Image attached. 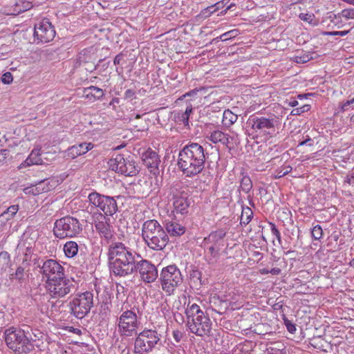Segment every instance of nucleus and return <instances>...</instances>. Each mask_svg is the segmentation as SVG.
Wrapping results in <instances>:
<instances>
[{"label":"nucleus","mask_w":354,"mask_h":354,"mask_svg":"<svg viewBox=\"0 0 354 354\" xmlns=\"http://www.w3.org/2000/svg\"><path fill=\"white\" fill-rule=\"evenodd\" d=\"M350 30H343V31H330V32L325 31V32H322V35H323L341 36V37H343V36H345L347 34H348L350 32Z\"/></svg>","instance_id":"obj_41"},{"label":"nucleus","mask_w":354,"mask_h":354,"mask_svg":"<svg viewBox=\"0 0 354 354\" xmlns=\"http://www.w3.org/2000/svg\"><path fill=\"white\" fill-rule=\"evenodd\" d=\"M34 36L38 43H48L55 37V30L48 20L43 19L35 25Z\"/></svg>","instance_id":"obj_16"},{"label":"nucleus","mask_w":354,"mask_h":354,"mask_svg":"<svg viewBox=\"0 0 354 354\" xmlns=\"http://www.w3.org/2000/svg\"><path fill=\"white\" fill-rule=\"evenodd\" d=\"M10 279H15L19 283H22L25 281L24 268L22 266H19L14 273L10 274Z\"/></svg>","instance_id":"obj_31"},{"label":"nucleus","mask_w":354,"mask_h":354,"mask_svg":"<svg viewBox=\"0 0 354 354\" xmlns=\"http://www.w3.org/2000/svg\"><path fill=\"white\" fill-rule=\"evenodd\" d=\"M311 236L314 240H320L322 238L323 230L319 225H316L313 227Z\"/></svg>","instance_id":"obj_36"},{"label":"nucleus","mask_w":354,"mask_h":354,"mask_svg":"<svg viewBox=\"0 0 354 354\" xmlns=\"http://www.w3.org/2000/svg\"><path fill=\"white\" fill-rule=\"evenodd\" d=\"M93 306V294L86 291L77 295L69 303L70 310L77 319H82L87 315Z\"/></svg>","instance_id":"obj_11"},{"label":"nucleus","mask_w":354,"mask_h":354,"mask_svg":"<svg viewBox=\"0 0 354 354\" xmlns=\"http://www.w3.org/2000/svg\"><path fill=\"white\" fill-rule=\"evenodd\" d=\"M97 55L92 52L91 49H84L78 55L77 63L80 66L84 68L88 72H93L96 69L95 62L97 61Z\"/></svg>","instance_id":"obj_19"},{"label":"nucleus","mask_w":354,"mask_h":354,"mask_svg":"<svg viewBox=\"0 0 354 354\" xmlns=\"http://www.w3.org/2000/svg\"><path fill=\"white\" fill-rule=\"evenodd\" d=\"M341 15L346 19H354V8L344 9L341 12Z\"/></svg>","instance_id":"obj_45"},{"label":"nucleus","mask_w":354,"mask_h":354,"mask_svg":"<svg viewBox=\"0 0 354 354\" xmlns=\"http://www.w3.org/2000/svg\"><path fill=\"white\" fill-rule=\"evenodd\" d=\"M310 109V104H304L300 107L295 108L292 110L290 114L292 115H299L301 113L308 112Z\"/></svg>","instance_id":"obj_37"},{"label":"nucleus","mask_w":354,"mask_h":354,"mask_svg":"<svg viewBox=\"0 0 354 354\" xmlns=\"http://www.w3.org/2000/svg\"><path fill=\"white\" fill-rule=\"evenodd\" d=\"M173 337L177 342H179L182 338V334L178 330L174 331Z\"/></svg>","instance_id":"obj_57"},{"label":"nucleus","mask_w":354,"mask_h":354,"mask_svg":"<svg viewBox=\"0 0 354 354\" xmlns=\"http://www.w3.org/2000/svg\"><path fill=\"white\" fill-rule=\"evenodd\" d=\"M342 15L341 12L338 13L337 15L330 13L328 16V19L330 20V22L333 23L335 26H337L338 28L340 27L339 24L341 23L342 20Z\"/></svg>","instance_id":"obj_39"},{"label":"nucleus","mask_w":354,"mask_h":354,"mask_svg":"<svg viewBox=\"0 0 354 354\" xmlns=\"http://www.w3.org/2000/svg\"><path fill=\"white\" fill-rule=\"evenodd\" d=\"M227 231L223 228L213 231L204 239V244H210L222 248L225 245V237Z\"/></svg>","instance_id":"obj_21"},{"label":"nucleus","mask_w":354,"mask_h":354,"mask_svg":"<svg viewBox=\"0 0 354 354\" xmlns=\"http://www.w3.org/2000/svg\"><path fill=\"white\" fill-rule=\"evenodd\" d=\"M269 272L272 275H279L281 274V270L279 268H272L271 270H270Z\"/></svg>","instance_id":"obj_60"},{"label":"nucleus","mask_w":354,"mask_h":354,"mask_svg":"<svg viewBox=\"0 0 354 354\" xmlns=\"http://www.w3.org/2000/svg\"><path fill=\"white\" fill-rule=\"evenodd\" d=\"M46 287L50 297L55 299L64 297L75 290L74 281L66 278L64 274L47 282Z\"/></svg>","instance_id":"obj_12"},{"label":"nucleus","mask_w":354,"mask_h":354,"mask_svg":"<svg viewBox=\"0 0 354 354\" xmlns=\"http://www.w3.org/2000/svg\"><path fill=\"white\" fill-rule=\"evenodd\" d=\"M207 138L215 144L220 142L227 147H228L230 144L229 135L218 130L212 132L210 136Z\"/></svg>","instance_id":"obj_25"},{"label":"nucleus","mask_w":354,"mask_h":354,"mask_svg":"<svg viewBox=\"0 0 354 354\" xmlns=\"http://www.w3.org/2000/svg\"><path fill=\"white\" fill-rule=\"evenodd\" d=\"M142 237L153 250H162L169 243V236L163 227L155 219L147 220L142 226Z\"/></svg>","instance_id":"obj_4"},{"label":"nucleus","mask_w":354,"mask_h":354,"mask_svg":"<svg viewBox=\"0 0 354 354\" xmlns=\"http://www.w3.org/2000/svg\"><path fill=\"white\" fill-rule=\"evenodd\" d=\"M118 332L121 336L137 335L138 316L132 310H124L118 319Z\"/></svg>","instance_id":"obj_13"},{"label":"nucleus","mask_w":354,"mask_h":354,"mask_svg":"<svg viewBox=\"0 0 354 354\" xmlns=\"http://www.w3.org/2000/svg\"><path fill=\"white\" fill-rule=\"evenodd\" d=\"M37 268H39V272L46 278L47 282L53 281L57 277L64 275V268L54 259H47L46 261H37Z\"/></svg>","instance_id":"obj_14"},{"label":"nucleus","mask_w":354,"mask_h":354,"mask_svg":"<svg viewBox=\"0 0 354 354\" xmlns=\"http://www.w3.org/2000/svg\"><path fill=\"white\" fill-rule=\"evenodd\" d=\"M84 97L91 101L100 100L104 95V91L97 86H91L84 89Z\"/></svg>","instance_id":"obj_23"},{"label":"nucleus","mask_w":354,"mask_h":354,"mask_svg":"<svg viewBox=\"0 0 354 354\" xmlns=\"http://www.w3.org/2000/svg\"><path fill=\"white\" fill-rule=\"evenodd\" d=\"M136 335L134 353L137 354H147L151 352L160 344L161 337L156 330L148 328H145Z\"/></svg>","instance_id":"obj_5"},{"label":"nucleus","mask_w":354,"mask_h":354,"mask_svg":"<svg viewBox=\"0 0 354 354\" xmlns=\"http://www.w3.org/2000/svg\"><path fill=\"white\" fill-rule=\"evenodd\" d=\"M192 105L189 104V106H187L185 111L183 113L186 115V117H188L189 118V115L192 113Z\"/></svg>","instance_id":"obj_61"},{"label":"nucleus","mask_w":354,"mask_h":354,"mask_svg":"<svg viewBox=\"0 0 354 354\" xmlns=\"http://www.w3.org/2000/svg\"><path fill=\"white\" fill-rule=\"evenodd\" d=\"M79 246L75 241H67L64 245V252L68 258H73L77 254Z\"/></svg>","instance_id":"obj_27"},{"label":"nucleus","mask_w":354,"mask_h":354,"mask_svg":"<svg viewBox=\"0 0 354 354\" xmlns=\"http://www.w3.org/2000/svg\"><path fill=\"white\" fill-rule=\"evenodd\" d=\"M238 119L237 115L233 113L230 110H225L223 113L222 123L225 127H230Z\"/></svg>","instance_id":"obj_28"},{"label":"nucleus","mask_w":354,"mask_h":354,"mask_svg":"<svg viewBox=\"0 0 354 354\" xmlns=\"http://www.w3.org/2000/svg\"><path fill=\"white\" fill-rule=\"evenodd\" d=\"M267 354H284L283 348H274V347H269L268 348Z\"/></svg>","instance_id":"obj_49"},{"label":"nucleus","mask_w":354,"mask_h":354,"mask_svg":"<svg viewBox=\"0 0 354 354\" xmlns=\"http://www.w3.org/2000/svg\"><path fill=\"white\" fill-rule=\"evenodd\" d=\"M187 326L192 333L203 337L208 335L212 329V322L205 313L201 316H196L192 322L187 321Z\"/></svg>","instance_id":"obj_15"},{"label":"nucleus","mask_w":354,"mask_h":354,"mask_svg":"<svg viewBox=\"0 0 354 354\" xmlns=\"http://www.w3.org/2000/svg\"><path fill=\"white\" fill-rule=\"evenodd\" d=\"M33 165H36V162H34L33 160L30 156H28V158L20 164V165L18 167L19 169L24 168L26 167H29Z\"/></svg>","instance_id":"obj_47"},{"label":"nucleus","mask_w":354,"mask_h":354,"mask_svg":"<svg viewBox=\"0 0 354 354\" xmlns=\"http://www.w3.org/2000/svg\"><path fill=\"white\" fill-rule=\"evenodd\" d=\"M241 188L245 193H248L252 188V183L248 176H243L241 178Z\"/></svg>","instance_id":"obj_33"},{"label":"nucleus","mask_w":354,"mask_h":354,"mask_svg":"<svg viewBox=\"0 0 354 354\" xmlns=\"http://www.w3.org/2000/svg\"><path fill=\"white\" fill-rule=\"evenodd\" d=\"M223 2H218V3H215L214 6H209L208 8L209 11L211 13H214L217 10L220 9L221 8H222L223 7Z\"/></svg>","instance_id":"obj_51"},{"label":"nucleus","mask_w":354,"mask_h":354,"mask_svg":"<svg viewBox=\"0 0 354 354\" xmlns=\"http://www.w3.org/2000/svg\"><path fill=\"white\" fill-rule=\"evenodd\" d=\"M234 32H235V30H231V31H228L225 33H223L222 34L220 37H219V39L224 41H227L229 39L234 37Z\"/></svg>","instance_id":"obj_48"},{"label":"nucleus","mask_w":354,"mask_h":354,"mask_svg":"<svg viewBox=\"0 0 354 354\" xmlns=\"http://www.w3.org/2000/svg\"><path fill=\"white\" fill-rule=\"evenodd\" d=\"M299 18L304 21L308 22L309 24H313V20L315 18V15L308 13H301L299 15Z\"/></svg>","instance_id":"obj_46"},{"label":"nucleus","mask_w":354,"mask_h":354,"mask_svg":"<svg viewBox=\"0 0 354 354\" xmlns=\"http://www.w3.org/2000/svg\"><path fill=\"white\" fill-rule=\"evenodd\" d=\"M6 210L10 213V214L11 216H14L19 210V205H11L9 207H8L6 209Z\"/></svg>","instance_id":"obj_50"},{"label":"nucleus","mask_w":354,"mask_h":354,"mask_svg":"<svg viewBox=\"0 0 354 354\" xmlns=\"http://www.w3.org/2000/svg\"><path fill=\"white\" fill-rule=\"evenodd\" d=\"M10 263V254L6 251L0 252V270H6Z\"/></svg>","instance_id":"obj_32"},{"label":"nucleus","mask_w":354,"mask_h":354,"mask_svg":"<svg viewBox=\"0 0 354 354\" xmlns=\"http://www.w3.org/2000/svg\"><path fill=\"white\" fill-rule=\"evenodd\" d=\"M10 153L8 149H0V165L6 162V160L10 157Z\"/></svg>","instance_id":"obj_42"},{"label":"nucleus","mask_w":354,"mask_h":354,"mask_svg":"<svg viewBox=\"0 0 354 354\" xmlns=\"http://www.w3.org/2000/svg\"><path fill=\"white\" fill-rule=\"evenodd\" d=\"M253 218V212L249 207H243L242 212L240 218V224L241 225H247Z\"/></svg>","instance_id":"obj_29"},{"label":"nucleus","mask_w":354,"mask_h":354,"mask_svg":"<svg viewBox=\"0 0 354 354\" xmlns=\"http://www.w3.org/2000/svg\"><path fill=\"white\" fill-rule=\"evenodd\" d=\"M175 118L177 122H181L185 127H189V118L183 112H178Z\"/></svg>","instance_id":"obj_38"},{"label":"nucleus","mask_w":354,"mask_h":354,"mask_svg":"<svg viewBox=\"0 0 354 354\" xmlns=\"http://www.w3.org/2000/svg\"><path fill=\"white\" fill-rule=\"evenodd\" d=\"M344 183H346L349 185H354V173L351 174V175H348L345 180H344Z\"/></svg>","instance_id":"obj_54"},{"label":"nucleus","mask_w":354,"mask_h":354,"mask_svg":"<svg viewBox=\"0 0 354 354\" xmlns=\"http://www.w3.org/2000/svg\"><path fill=\"white\" fill-rule=\"evenodd\" d=\"M208 250L211 254V257L208 259V263L210 264L214 263V259L219 257L221 248L210 245Z\"/></svg>","instance_id":"obj_34"},{"label":"nucleus","mask_w":354,"mask_h":354,"mask_svg":"<svg viewBox=\"0 0 354 354\" xmlns=\"http://www.w3.org/2000/svg\"><path fill=\"white\" fill-rule=\"evenodd\" d=\"M207 153L202 145L189 142L185 145L178 153L177 165L187 177H194L200 174L205 167Z\"/></svg>","instance_id":"obj_2"},{"label":"nucleus","mask_w":354,"mask_h":354,"mask_svg":"<svg viewBox=\"0 0 354 354\" xmlns=\"http://www.w3.org/2000/svg\"><path fill=\"white\" fill-rule=\"evenodd\" d=\"M313 140L308 136V138H306V140H304V141L301 142L299 143V145H308V146H311L313 145Z\"/></svg>","instance_id":"obj_58"},{"label":"nucleus","mask_w":354,"mask_h":354,"mask_svg":"<svg viewBox=\"0 0 354 354\" xmlns=\"http://www.w3.org/2000/svg\"><path fill=\"white\" fill-rule=\"evenodd\" d=\"M270 225V230L272 234L277 238L279 243L281 242L280 232L277 228L276 225L273 223H269Z\"/></svg>","instance_id":"obj_44"},{"label":"nucleus","mask_w":354,"mask_h":354,"mask_svg":"<svg viewBox=\"0 0 354 354\" xmlns=\"http://www.w3.org/2000/svg\"><path fill=\"white\" fill-rule=\"evenodd\" d=\"M6 214L5 215H2L1 214H0V225H1L6 224V223L7 221H8V219L6 218Z\"/></svg>","instance_id":"obj_63"},{"label":"nucleus","mask_w":354,"mask_h":354,"mask_svg":"<svg viewBox=\"0 0 354 354\" xmlns=\"http://www.w3.org/2000/svg\"><path fill=\"white\" fill-rule=\"evenodd\" d=\"M40 151L41 148H35L29 155V156H30L33 160L34 162H36V165H41L43 162V160L41 158Z\"/></svg>","instance_id":"obj_35"},{"label":"nucleus","mask_w":354,"mask_h":354,"mask_svg":"<svg viewBox=\"0 0 354 354\" xmlns=\"http://www.w3.org/2000/svg\"><path fill=\"white\" fill-rule=\"evenodd\" d=\"M251 127L256 132L272 138L278 133L279 122L278 118L272 115L269 117L252 115L248 119Z\"/></svg>","instance_id":"obj_8"},{"label":"nucleus","mask_w":354,"mask_h":354,"mask_svg":"<svg viewBox=\"0 0 354 354\" xmlns=\"http://www.w3.org/2000/svg\"><path fill=\"white\" fill-rule=\"evenodd\" d=\"M82 228L80 221L70 216L56 220L54 224V235L62 239L66 237L72 238L79 234Z\"/></svg>","instance_id":"obj_9"},{"label":"nucleus","mask_w":354,"mask_h":354,"mask_svg":"<svg viewBox=\"0 0 354 354\" xmlns=\"http://www.w3.org/2000/svg\"><path fill=\"white\" fill-rule=\"evenodd\" d=\"M299 59H301L300 62H301L302 63H305V62H307L309 60L312 59L313 57L309 55H304L300 57Z\"/></svg>","instance_id":"obj_59"},{"label":"nucleus","mask_w":354,"mask_h":354,"mask_svg":"<svg viewBox=\"0 0 354 354\" xmlns=\"http://www.w3.org/2000/svg\"><path fill=\"white\" fill-rule=\"evenodd\" d=\"M95 229L101 238L109 242L113 236L110 218L106 217L102 213L95 214L94 219Z\"/></svg>","instance_id":"obj_18"},{"label":"nucleus","mask_w":354,"mask_h":354,"mask_svg":"<svg viewBox=\"0 0 354 354\" xmlns=\"http://www.w3.org/2000/svg\"><path fill=\"white\" fill-rule=\"evenodd\" d=\"M37 335L33 333L29 326L26 329H17L13 327L6 329L4 332V339L8 347L18 353H28L34 349L32 342Z\"/></svg>","instance_id":"obj_3"},{"label":"nucleus","mask_w":354,"mask_h":354,"mask_svg":"<svg viewBox=\"0 0 354 354\" xmlns=\"http://www.w3.org/2000/svg\"><path fill=\"white\" fill-rule=\"evenodd\" d=\"M135 91L132 89H127L124 93V99L132 100L135 96Z\"/></svg>","instance_id":"obj_52"},{"label":"nucleus","mask_w":354,"mask_h":354,"mask_svg":"<svg viewBox=\"0 0 354 354\" xmlns=\"http://www.w3.org/2000/svg\"><path fill=\"white\" fill-rule=\"evenodd\" d=\"M108 259L111 273L115 277H125L138 272L145 283L156 280L158 272L151 261L141 259L136 251L121 242H112L108 249Z\"/></svg>","instance_id":"obj_1"},{"label":"nucleus","mask_w":354,"mask_h":354,"mask_svg":"<svg viewBox=\"0 0 354 354\" xmlns=\"http://www.w3.org/2000/svg\"><path fill=\"white\" fill-rule=\"evenodd\" d=\"M124 287L120 283H116L117 297L120 293L124 292Z\"/></svg>","instance_id":"obj_55"},{"label":"nucleus","mask_w":354,"mask_h":354,"mask_svg":"<svg viewBox=\"0 0 354 354\" xmlns=\"http://www.w3.org/2000/svg\"><path fill=\"white\" fill-rule=\"evenodd\" d=\"M170 190L173 194V206L177 214L187 215L191 205V199L183 192H178V185L171 186Z\"/></svg>","instance_id":"obj_17"},{"label":"nucleus","mask_w":354,"mask_h":354,"mask_svg":"<svg viewBox=\"0 0 354 354\" xmlns=\"http://www.w3.org/2000/svg\"><path fill=\"white\" fill-rule=\"evenodd\" d=\"M166 232L173 236L183 235L185 232V227L176 221H169L165 224Z\"/></svg>","instance_id":"obj_24"},{"label":"nucleus","mask_w":354,"mask_h":354,"mask_svg":"<svg viewBox=\"0 0 354 354\" xmlns=\"http://www.w3.org/2000/svg\"><path fill=\"white\" fill-rule=\"evenodd\" d=\"M201 277L202 273L198 270H193L190 273L191 283H192L193 286L196 288H198L204 283V281L201 279Z\"/></svg>","instance_id":"obj_30"},{"label":"nucleus","mask_w":354,"mask_h":354,"mask_svg":"<svg viewBox=\"0 0 354 354\" xmlns=\"http://www.w3.org/2000/svg\"><path fill=\"white\" fill-rule=\"evenodd\" d=\"M93 145L91 143H81L77 145H73L67 149V157L68 158L74 159L79 156H82L87 153L93 148Z\"/></svg>","instance_id":"obj_22"},{"label":"nucleus","mask_w":354,"mask_h":354,"mask_svg":"<svg viewBox=\"0 0 354 354\" xmlns=\"http://www.w3.org/2000/svg\"><path fill=\"white\" fill-rule=\"evenodd\" d=\"M283 322L288 332H290L292 334L295 333V332L296 331L295 324L286 317L283 318Z\"/></svg>","instance_id":"obj_40"},{"label":"nucleus","mask_w":354,"mask_h":354,"mask_svg":"<svg viewBox=\"0 0 354 354\" xmlns=\"http://www.w3.org/2000/svg\"><path fill=\"white\" fill-rule=\"evenodd\" d=\"M285 104H286L287 105L292 106V107H295L299 104L298 101L295 98H292V97L290 98V100L287 99L285 101Z\"/></svg>","instance_id":"obj_53"},{"label":"nucleus","mask_w":354,"mask_h":354,"mask_svg":"<svg viewBox=\"0 0 354 354\" xmlns=\"http://www.w3.org/2000/svg\"><path fill=\"white\" fill-rule=\"evenodd\" d=\"M159 280L162 290L167 295H171L175 289L182 283L183 279L180 269L175 264H172L162 269Z\"/></svg>","instance_id":"obj_7"},{"label":"nucleus","mask_w":354,"mask_h":354,"mask_svg":"<svg viewBox=\"0 0 354 354\" xmlns=\"http://www.w3.org/2000/svg\"><path fill=\"white\" fill-rule=\"evenodd\" d=\"M142 160L144 165L149 169V171L155 176L160 174L159 165L160 159L158 153L151 149H148L142 153Z\"/></svg>","instance_id":"obj_20"},{"label":"nucleus","mask_w":354,"mask_h":354,"mask_svg":"<svg viewBox=\"0 0 354 354\" xmlns=\"http://www.w3.org/2000/svg\"><path fill=\"white\" fill-rule=\"evenodd\" d=\"M1 80L3 84H9L12 82L13 76L11 73L6 72L2 75Z\"/></svg>","instance_id":"obj_43"},{"label":"nucleus","mask_w":354,"mask_h":354,"mask_svg":"<svg viewBox=\"0 0 354 354\" xmlns=\"http://www.w3.org/2000/svg\"><path fill=\"white\" fill-rule=\"evenodd\" d=\"M108 164L112 171L126 176H135L140 170L139 164L131 156L124 157L122 154H116L109 160Z\"/></svg>","instance_id":"obj_6"},{"label":"nucleus","mask_w":354,"mask_h":354,"mask_svg":"<svg viewBox=\"0 0 354 354\" xmlns=\"http://www.w3.org/2000/svg\"><path fill=\"white\" fill-rule=\"evenodd\" d=\"M350 100H347L346 102H344L341 107V110L342 111H347L348 109V107L351 105Z\"/></svg>","instance_id":"obj_62"},{"label":"nucleus","mask_w":354,"mask_h":354,"mask_svg":"<svg viewBox=\"0 0 354 354\" xmlns=\"http://www.w3.org/2000/svg\"><path fill=\"white\" fill-rule=\"evenodd\" d=\"M198 91L197 89H194V90L187 93L186 94H185L184 97L194 95L197 93Z\"/></svg>","instance_id":"obj_64"},{"label":"nucleus","mask_w":354,"mask_h":354,"mask_svg":"<svg viewBox=\"0 0 354 354\" xmlns=\"http://www.w3.org/2000/svg\"><path fill=\"white\" fill-rule=\"evenodd\" d=\"M122 58H123V54L122 53H119L118 55H117L115 57L114 60H113V64L115 65L120 64V61L122 60Z\"/></svg>","instance_id":"obj_56"},{"label":"nucleus","mask_w":354,"mask_h":354,"mask_svg":"<svg viewBox=\"0 0 354 354\" xmlns=\"http://www.w3.org/2000/svg\"><path fill=\"white\" fill-rule=\"evenodd\" d=\"M189 304L190 302L187 304V307L185 310V314L187 317V321L190 320V322H192L196 316L200 317L201 315L204 314L205 312H203L201 309L200 306L196 304H193L191 306Z\"/></svg>","instance_id":"obj_26"},{"label":"nucleus","mask_w":354,"mask_h":354,"mask_svg":"<svg viewBox=\"0 0 354 354\" xmlns=\"http://www.w3.org/2000/svg\"><path fill=\"white\" fill-rule=\"evenodd\" d=\"M89 203L106 217L112 216L118 210V203L115 197L92 192L88 196Z\"/></svg>","instance_id":"obj_10"}]
</instances>
